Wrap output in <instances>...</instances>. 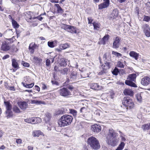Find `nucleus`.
Listing matches in <instances>:
<instances>
[{
  "instance_id": "13d9d810",
  "label": "nucleus",
  "mask_w": 150,
  "mask_h": 150,
  "mask_svg": "<svg viewBox=\"0 0 150 150\" xmlns=\"http://www.w3.org/2000/svg\"><path fill=\"white\" fill-rule=\"evenodd\" d=\"M88 24H91L92 23L93 21V19H92L91 17H89L88 18Z\"/></svg>"
},
{
  "instance_id": "864d4df0",
  "label": "nucleus",
  "mask_w": 150,
  "mask_h": 150,
  "mask_svg": "<svg viewBox=\"0 0 150 150\" xmlns=\"http://www.w3.org/2000/svg\"><path fill=\"white\" fill-rule=\"evenodd\" d=\"M67 88L71 91L74 89V87L72 85L68 86Z\"/></svg>"
},
{
  "instance_id": "69168bd1",
  "label": "nucleus",
  "mask_w": 150,
  "mask_h": 150,
  "mask_svg": "<svg viewBox=\"0 0 150 150\" xmlns=\"http://www.w3.org/2000/svg\"><path fill=\"white\" fill-rule=\"evenodd\" d=\"M35 89L36 90H37L38 91H40V88L38 86L36 85L35 86Z\"/></svg>"
},
{
  "instance_id": "6e6552de",
  "label": "nucleus",
  "mask_w": 150,
  "mask_h": 150,
  "mask_svg": "<svg viewBox=\"0 0 150 150\" xmlns=\"http://www.w3.org/2000/svg\"><path fill=\"white\" fill-rule=\"evenodd\" d=\"M59 92L60 95L64 97L71 95V92L68 90V89L65 88L60 89L59 91Z\"/></svg>"
},
{
  "instance_id": "473e14b6",
  "label": "nucleus",
  "mask_w": 150,
  "mask_h": 150,
  "mask_svg": "<svg viewBox=\"0 0 150 150\" xmlns=\"http://www.w3.org/2000/svg\"><path fill=\"white\" fill-rule=\"evenodd\" d=\"M22 83L23 84V86L28 88H32L34 85V83H32L30 84H27L24 82H22Z\"/></svg>"
},
{
  "instance_id": "3c124183",
  "label": "nucleus",
  "mask_w": 150,
  "mask_h": 150,
  "mask_svg": "<svg viewBox=\"0 0 150 150\" xmlns=\"http://www.w3.org/2000/svg\"><path fill=\"white\" fill-rule=\"evenodd\" d=\"M144 20L147 22H148L150 21V18L148 16H145L144 18Z\"/></svg>"
},
{
  "instance_id": "72a5a7b5",
  "label": "nucleus",
  "mask_w": 150,
  "mask_h": 150,
  "mask_svg": "<svg viewBox=\"0 0 150 150\" xmlns=\"http://www.w3.org/2000/svg\"><path fill=\"white\" fill-rule=\"evenodd\" d=\"M125 64L122 63L120 61H118L117 63V66L119 67L123 68H124Z\"/></svg>"
},
{
  "instance_id": "dca6fc26",
  "label": "nucleus",
  "mask_w": 150,
  "mask_h": 150,
  "mask_svg": "<svg viewBox=\"0 0 150 150\" xmlns=\"http://www.w3.org/2000/svg\"><path fill=\"white\" fill-rule=\"evenodd\" d=\"M10 48L9 45L6 42L3 43L1 46V50L3 51H7Z\"/></svg>"
},
{
  "instance_id": "338daca9",
  "label": "nucleus",
  "mask_w": 150,
  "mask_h": 150,
  "mask_svg": "<svg viewBox=\"0 0 150 150\" xmlns=\"http://www.w3.org/2000/svg\"><path fill=\"white\" fill-rule=\"evenodd\" d=\"M25 121L28 123H30V122L29 119H25Z\"/></svg>"
},
{
  "instance_id": "5fc2aeb1",
  "label": "nucleus",
  "mask_w": 150,
  "mask_h": 150,
  "mask_svg": "<svg viewBox=\"0 0 150 150\" xmlns=\"http://www.w3.org/2000/svg\"><path fill=\"white\" fill-rule=\"evenodd\" d=\"M50 64V60L49 59H47L46 60V65L48 66Z\"/></svg>"
},
{
  "instance_id": "603ef678",
  "label": "nucleus",
  "mask_w": 150,
  "mask_h": 150,
  "mask_svg": "<svg viewBox=\"0 0 150 150\" xmlns=\"http://www.w3.org/2000/svg\"><path fill=\"white\" fill-rule=\"evenodd\" d=\"M119 132L120 134V137L121 138L122 140L123 141H125L126 140V139L122 136V135H123L122 133L120 131Z\"/></svg>"
},
{
  "instance_id": "b1692460",
  "label": "nucleus",
  "mask_w": 150,
  "mask_h": 150,
  "mask_svg": "<svg viewBox=\"0 0 150 150\" xmlns=\"http://www.w3.org/2000/svg\"><path fill=\"white\" fill-rule=\"evenodd\" d=\"M124 94L125 95H128L132 96L133 95V92L131 90L126 89H125L123 91Z\"/></svg>"
},
{
  "instance_id": "a19ab883",
  "label": "nucleus",
  "mask_w": 150,
  "mask_h": 150,
  "mask_svg": "<svg viewBox=\"0 0 150 150\" xmlns=\"http://www.w3.org/2000/svg\"><path fill=\"white\" fill-rule=\"evenodd\" d=\"M31 103H32L36 104H38L44 103V102L43 101H38L36 100H32Z\"/></svg>"
},
{
  "instance_id": "de8ad7c7",
  "label": "nucleus",
  "mask_w": 150,
  "mask_h": 150,
  "mask_svg": "<svg viewBox=\"0 0 150 150\" xmlns=\"http://www.w3.org/2000/svg\"><path fill=\"white\" fill-rule=\"evenodd\" d=\"M21 64L23 66L26 67H28L30 65V64L28 63L25 62L23 61L22 62Z\"/></svg>"
},
{
  "instance_id": "a18cd8bd",
  "label": "nucleus",
  "mask_w": 150,
  "mask_h": 150,
  "mask_svg": "<svg viewBox=\"0 0 150 150\" xmlns=\"http://www.w3.org/2000/svg\"><path fill=\"white\" fill-rule=\"evenodd\" d=\"M33 59L35 61H37V62L38 63H40L42 61L41 59L35 56L34 57Z\"/></svg>"
},
{
  "instance_id": "ddd939ff",
  "label": "nucleus",
  "mask_w": 150,
  "mask_h": 150,
  "mask_svg": "<svg viewBox=\"0 0 150 150\" xmlns=\"http://www.w3.org/2000/svg\"><path fill=\"white\" fill-rule=\"evenodd\" d=\"M104 2L99 5V8L100 9L107 7L109 5V0H103Z\"/></svg>"
},
{
  "instance_id": "39448f33",
  "label": "nucleus",
  "mask_w": 150,
  "mask_h": 150,
  "mask_svg": "<svg viewBox=\"0 0 150 150\" xmlns=\"http://www.w3.org/2000/svg\"><path fill=\"white\" fill-rule=\"evenodd\" d=\"M123 105L126 107L127 109H131L134 107V103L132 100L129 97H125L122 100Z\"/></svg>"
},
{
  "instance_id": "680f3d73",
  "label": "nucleus",
  "mask_w": 150,
  "mask_h": 150,
  "mask_svg": "<svg viewBox=\"0 0 150 150\" xmlns=\"http://www.w3.org/2000/svg\"><path fill=\"white\" fill-rule=\"evenodd\" d=\"M110 95V96H111V98H113V96L114 95V93L113 91H112L111 92Z\"/></svg>"
},
{
  "instance_id": "a211bd4d",
  "label": "nucleus",
  "mask_w": 150,
  "mask_h": 150,
  "mask_svg": "<svg viewBox=\"0 0 150 150\" xmlns=\"http://www.w3.org/2000/svg\"><path fill=\"white\" fill-rule=\"evenodd\" d=\"M129 55L130 57L134 58L135 60H137L139 56V54L135 52L134 51H131Z\"/></svg>"
},
{
  "instance_id": "c85d7f7f",
  "label": "nucleus",
  "mask_w": 150,
  "mask_h": 150,
  "mask_svg": "<svg viewBox=\"0 0 150 150\" xmlns=\"http://www.w3.org/2000/svg\"><path fill=\"white\" fill-rule=\"evenodd\" d=\"M69 45L67 43L61 44L59 46V48L61 50H64L69 47Z\"/></svg>"
},
{
  "instance_id": "7c9ffc66",
  "label": "nucleus",
  "mask_w": 150,
  "mask_h": 150,
  "mask_svg": "<svg viewBox=\"0 0 150 150\" xmlns=\"http://www.w3.org/2000/svg\"><path fill=\"white\" fill-rule=\"evenodd\" d=\"M54 6L57 7V12L58 13H63L64 12V10L59 6V4H55Z\"/></svg>"
},
{
  "instance_id": "4be33fe9",
  "label": "nucleus",
  "mask_w": 150,
  "mask_h": 150,
  "mask_svg": "<svg viewBox=\"0 0 150 150\" xmlns=\"http://www.w3.org/2000/svg\"><path fill=\"white\" fill-rule=\"evenodd\" d=\"M12 66L15 68L18 69L19 68V66L17 61L15 59H12Z\"/></svg>"
},
{
  "instance_id": "bb28decb",
  "label": "nucleus",
  "mask_w": 150,
  "mask_h": 150,
  "mask_svg": "<svg viewBox=\"0 0 150 150\" xmlns=\"http://www.w3.org/2000/svg\"><path fill=\"white\" fill-rule=\"evenodd\" d=\"M67 60L64 59H60L59 64L61 66L65 67L67 65Z\"/></svg>"
},
{
  "instance_id": "6e6d98bb",
  "label": "nucleus",
  "mask_w": 150,
  "mask_h": 150,
  "mask_svg": "<svg viewBox=\"0 0 150 150\" xmlns=\"http://www.w3.org/2000/svg\"><path fill=\"white\" fill-rule=\"evenodd\" d=\"M16 142L18 144H21L22 142V140L21 139H16Z\"/></svg>"
},
{
  "instance_id": "f03ea898",
  "label": "nucleus",
  "mask_w": 150,
  "mask_h": 150,
  "mask_svg": "<svg viewBox=\"0 0 150 150\" xmlns=\"http://www.w3.org/2000/svg\"><path fill=\"white\" fill-rule=\"evenodd\" d=\"M107 142L111 146L117 145L119 141V138L118 137L117 134L112 129H110L107 136Z\"/></svg>"
},
{
  "instance_id": "f8f14e48",
  "label": "nucleus",
  "mask_w": 150,
  "mask_h": 150,
  "mask_svg": "<svg viewBox=\"0 0 150 150\" xmlns=\"http://www.w3.org/2000/svg\"><path fill=\"white\" fill-rule=\"evenodd\" d=\"M141 83L144 86L148 85L150 83V78L147 76L144 77L142 79Z\"/></svg>"
},
{
  "instance_id": "f704fd0d",
  "label": "nucleus",
  "mask_w": 150,
  "mask_h": 150,
  "mask_svg": "<svg viewBox=\"0 0 150 150\" xmlns=\"http://www.w3.org/2000/svg\"><path fill=\"white\" fill-rule=\"evenodd\" d=\"M64 112V109L63 108H62L58 110L56 112L55 114L56 115H58L61 114H62Z\"/></svg>"
},
{
  "instance_id": "c03bdc74",
  "label": "nucleus",
  "mask_w": 150,
  "mask_h": 150,
  "mask_svg": "<svg viewBox=\"0 0 150 150\" xmlns=\"http://www.w3.org/2000/svg\"><path fill=\"white\" fill-rule=\"evenodd\" d=\"M137 98L138 101L139 102H141L142 100V97L141 96V94H138L137 95Z\"/></svg>"
},
{
  "instance_id": "79ce46f5",
  "label": "nucleus",
  "mask_w": 150,
  "mask_h": 150,
  "mask_svg": "<svg viewBox=\"0 0 150 150\" xmlns=\"http://www.w3.org/2000/svg\"><path fill=\"white\" fill-rule=\"evenodd\" d=\"M70 112L74 116H75L77 115V111L76 110L73 109H69Z\"/></svg>"
},
{
  "instance_id": "49530a36",
  "label": "nucleus",
  "mask_w": 150,
  "mask_h": 150,
  "mask_svg": "<svg viewBox=\"0 0 150 150\" xmlns=\"http://www.w3.org/2000/svg\"><path fill=\"white\" fill-rule=\"evenodd\" d=\"M112 54L114 55L117 57H121L122 56V54H121L114 51H112Z\"/></svg>"
},
{
  "instance_id": "4c0bfd02",
  "label": "nucleus",
  "mask_w": 150,
  "mask_h": 150,
  "mask_svg": "<svg viewBox=\"0 0 150 150\" xmlns=\"http://www.w3.org/2000/svg\"><path fill=\"white\" fill-rule=\"evenodd\" d=\"M125 145V144L123 142H121L120 145H119L118 147H117V148L116 150H121L122 149L124 146Z\"/></svg>"
},
{
  "instance_id": "f257e3e1",
  "label": "nucleus",
  "mask_w": 150,
  "mask_h": 150,
  "mask_svg": "<svg viewBox=\"0 0 150 150\" xmlns=\"http://www.w3.org/2000/svg\"><path fill=\"white\" fill-rule=\"evenodd\" d=\"M103 59L104 63L100 67V71L98 74L101 75L106 73L107 70L110 68V64L111 63V56L109 52L106 53L104 55Z\"/></svg>"
},
{
  "instance_id": "2f4dec72",
  "label": "nucleus",
  "mask_w": 150,
  "mask_h": 150,
  "mask_svg": "<svg viewBox=\"0 0 150 150\" xmlns=\"http://www.w3.org/2000/svg\"><path fill=\"white\" fill-rule=\"evenodd\" d=\"M92 24L94 26V29L96 30H98L100 28V24L96 22H93Z\"/></svg>"
},
{
  "instance_id": "37998d69",
  "label": "nucleus",
  "mask_w": 150,
  "mask_h": 150,
  "mask_svg": "<svg viewBox=\"0 0 150 150\" xmlns=\"http://www.w3.org/2000/svg\"><path fill=\"white\" fill-rule=\"evenodd\" d=\"M47 44L48 46L51 48H53L55 46L54 42L53 41H49L48 42Z\"/></svg>"
},
{
  "instance_id": "0e129e2a",
  "label": "nucleus",
  "mask_w": 150,
  "mask_h": 150,
  "mask_svg": "<svg viewBox=\"0 0 150 150\" xmlns=\"http://www.w3.org/2000/svg\"><path fill=\"white\" fill-rule=\"evenodd\" d=\"M58 67L57 66H55L54 67V70L55 71H59L58 70Z\"/></svg>"
},
{
  "instance_id": "a878e982",
  "label": "nucleus",
  "mask_w": 150,
  "mask_h": 150,
  "mask_svg": "<svg viewBox=\"0 0 150 150\" xmlns=\"http://www.w3.org/2000/svg\"><path fill=\"white\" fill-rule=\"evenodd\" d=\"M136 76L137 75L136 74H129L128 76V78H127V79H129L130 81H134L135 80Z\"/></svg>"
},
{
  "instance_id": "423d86ee",
  "label": "nucleus",
  "mask_w": 150,
  "mask_h": 150,
  "mask_svg": "<svg viewBox=\"0 0 150 150\" xmlns=\"http://www.w3.org/2000/svg\"><path fill=\"white\" fill-rule=\"evenodd\" d=\"M4 103L6 109V115L7 118H8L13 115V112L11 111L12 106L10 103L8 101H4Z\"/></svg>"
},
{
  "instance_id": "9d476101",
  "label": "nucleus",
  "mask_w": 150,
  "mask_h": 150,
  "mask_svg": "<svg viewBox=\"0 0 150 150\" xmlns=\"http://www.w3.org/2000/svg\"><path fill=\"white\" fill-rule=\"evenodd\" d=\"M121 40V38L118 37H117L114 39V41L113 43L112 47L114 48L117 49L120 46V42Z\"/></svg>"
},
{
  "instance_id": "052dcab7",
  "label": "nucleus",
  "mask_w": 150,
  "mask_h": 150,
  "mask_svg": "<svg viewBox=\"0 0 150 150\" xmlns=\"http://www.w3.org/2000/svg\"><path fill=\"white\" fill-rule=\"evenodd\" d=\"M10 56L9 55L6 54L4 56L3 58L2 59L4 60L5 59H6L8 58Z\"/></svg>"
},
{
  "instance_id": "ea45409f",
  "label": "nucleus",
  "mask_w": 150,
  "mask_h": 150,
  "mask_svg": "<svg viewBox=\"0 0 150 150\" xmlns=\"http://www.w3.org/2000/svg\"><path fill=\"white\" fill-rule=\"evenodd\" d=\"M142 128L144 130H148L150 129V126L149 124H146L143 125Z\"/></svg>"
},
{
  "instance_id": "c756f323",
  "label": "nucleus",
  "mask_w": 150,
  "mask_h": 150,
  "mask_svg": "<svg viewBox=\"0 0 150 150\" xmlns=\"http://www.w3.org/2000/svg\"><path fill=\"white\" fill-rule=\"evenodd\" d=\"M43 134L40 130L35 131L33 132V135L34 137H39L40 135Z\"/></svg>"
},
{
  "instance_id": "8fccbe9b",
  "label": "nucleus",
  "mask_w": 150,
  "mask_h": 150,
  "mask_svg": "<svg viewBox=\"0 0 150 150\" xmlns=\"http://www.w3.org/2000/svg\"><path fill=\"white\" fill-rule=\"evenodd\" d=\"M145 35L148 37H150V30L144 32Z\"/></svg>"
},
{
  "instance_id": "9b49d317",
  "label": "nucleus",
  "mask_w": 150,
  "mask_h": 150,
  "mask_svg": "<svg viewBox=\"0 0 150 150\" xmlns=\"http://www.w3.org/2000/svg\"><path fill=\"white\" fill-rule=\"evenodd\" d=\"M38 47L35 42H32L30 44L29 46L28 49L31 54H33L35 51V49Z\"/></svg>"
},
{
  "instance_id": "0eeeda50",
  "label": "nucleus",
  "mask_w": 150,
  "mask_h": 150,
  "mask_svg": "<svg viewBox=\"0 0 150 150\" xmlns=\"http://www.w3.org/2000/svg\"><path fill=\"white\" fill-rule=\"evenodd\" d=\"M61 27L62 28L72 33H76V27L65 24H62Z\"/></svg>"
},
{
  "instance_id": "e2e57ef3",
  "label": "nucleus",
  "mask_w": 150,
  "mask_h": 150,
  "mask_svg": "<svg viewBox=\"0 0 150 150\" xmlns=\"http://www.w3.org/2000/svg\"><path fill=\"white\" fill-rule=\"evenodd\" d=\"M28 150H33V147L32 146H28Z\"/></svg>"
},
{
  "instance_id": "c9c22d12",
  "label": "nucleus",
  "mask_w": 150,
  "mask_h": 150,
  "mask_svg": "<svg viewBox=\"0 0 150 150\" xmlns=\"http://www.w3.org/2000/svg\"><path fill=\"white\" fill-rule=\"evenodd\" d=\"M143 28L144 30V32L150 30L149 25L146 24H144L143 25Z\"/></svg>"
},
{
  "instance_id": "393cba45",
  "label": "nucleus",
  "mask_w": 150,
  "mask_h": 150,
  "mask_svg": "<svg viewBox=\"0 0 150 150\" xmlns=\"http://www.w3.org/2000/svg\"><path fill=\"white\" fill-rule=\"evenodd\" d=\"M32 123L37 124L38 122H40L41 121V119L39 117H32Z\"/></svg>"
},
{
  "instance_id": "2eb2a0df",
  "label": "nucleus",
  "mask_w": 150,
  "mask_h": 150,
  "mask_svg": "<svg viewBox=\"0 0 150 150\" xmlns=\"http://www.w3.org/2000/svg\"><path fill=\"white\" fill-rule=\"evenodd\" d=\"M18 105L20 108L22 110H25L28 107V104L25 102H19L18 103Z\"/></svg>"
},
{
  "instance_id": "412c9836",
  "label": "nucleus",
  "mask_w": 150,
  "mask_h": 150,
  "mask_svg": "<svg viewBox=\"0 0 150 150\" xmlns=\"http://www.w3.org/2000/svg\"><path fill=\"white\" fill-rule=\"evenodd\" d=\"M37 18H38V19L40 21H42V20L43 19V18L42 17H38L37 18L36 17H34L33 18H32L31 16H30V17L28 19H26V20L28 22H33L35 21H34V20L35 19H36Z\"/></svg>"
},
{
  "instance_id": "58836bf2",
  "label": "nucleus",
  "mask_w": 150,
  "mask_h": 150,
  "mask_svg": "<svg viewBox=\"0 0 150 150\" xmlns=\"http://www.w3.org/2000/svg\"><path fill=\"white\" fill-rule=\"evenodd\" d=\"M119 71V69L117 67H115V68L112 71V74L115 75H117Z\"/></svg>"
},
{
  "instance_id": "4468645a",
  "label": "nucleus",
  "mask_w": 150,
  "mask_h": 150,
  "mask_svg": "<svg viewBox=\"0 0 150 150\" xmlns=\"http://www.w3.org/2000/svg\"><path fill=\"white\" fill-rule=\"evenodd\" d=\"M91 129L94 132H98L101 131V127L99 125L94 124L92 126Z\"/></svg>"
},
{
  "instance_id": "7ed1b4c3",
  "label": "nucleus",
  "mask_w": 150,
  "mask_h": 150,
  "mask_svg": "<svg viewBox=\"0 0 150 150\" xmlns=\"http://www.w3.org/2000/svg\"><path fill=\"white\" fill-rule=\"evenodd\" d=\"M73 119V117L69 115H65L62 116L58 122L59 126L62 127L70 125Z\"/></svg>"
},
{
  "instance_id": "f3484780",
  "label": "nucleus",
  "mask_w": 150,
  "mask_h": 150,
  "mask_svg": "<svg viewBox=\"0 0 150 150\" xmlns=\"http://www.w3.org/2000/svg\"><path fill=\"white\" fill-rule=\"evenodd\" d=\"M90 87L92 89L96 90H99L101 89V86L96 83H92L90 86Z\"/></svg>"
},
{
  "instance_id": "20e7f679",
  "label": "nucleus",
  "mask_w": 150,
  "mask_h": 150,
  "mask_svg": "<svg viewBox=\"0 0 150 150\" xmlns=\"http://www.w3.org/2000/svg\"><path fill=\"white\" fill-rule=\"evenodd\" d=\"M87 143L91 147L95 150L100 148V145L98 140L95 137H91L88 139Z\"/></svg>"
},
{
  "instance_id": "cd10ccee",
  "label": "nucleus",
  "mask_w": 150,
  "mask_h": 150,
  "mask_svg": "<svg viewBox=\"0 0 150 150\" xmlns=\"http://www.w3.org/2000/svg\"><path fill=\"white\" fill-rule=\"evenodd\" d=\"M59 71L63 75H67L69 71V69L67 68H64L62 69Z\"/></svg>"
},
{
  "instance_id": "4d7b16f0",
  "label": "nucleus",
  "mask_w": 150,
  "mask_h": 150,
  "mask_svg": "<svg viewBox=\"0 0 150 150\" xmlns=\"http://www.w3.org/2000/svg\"><path fill=\"white\" fill-rule=\"evenodd\" d=\"M96 117L98 118H99L100 116V113L99 111H97L95 113Z\"/></svg>"
},
{
  "instance_id": "bf43d9fd",
  "label": "nucleus",
  "mask_w": 150,
  "mask_h": 150,
  "mask_svg": "<svg viewBox=\"0 0 150 150\" xmlns=\"http://www.w3.org/2000/svg\"><path fill=\"white\" fill-rule=\"evenodd\" d=\"M149 4H150V2L148 3L147 4L146 7L147 9V11L149 12L150 13V6H147L148 5H149Z\"/></svg>"
},
{
  "instance_id": "774afa93",
  "label": "nucleus",
  "mask_w": 150,
  "mask_h": 150,
  "mask_svg": "<svg viewBox=\"0 0 150 150\" xmlns=\"http://www.w3.org/2000/svg\"><path fill=\"white\" fill-rule=\"evenodd\" d=\"M8 31L11 34H13V31H12V29H9L8 30Z\"/></svg>"
},
{
  "instance_id": "1a4fd4ad",
  "label": "nucleus",
  "mask_w": 150,
  "mask_h": 150,
  "mask_svg": "<svg viewBox=\"0 0 150 150\" xmlns=\"http://www.w3.org/2000/svg\"><path fill=\"white\" fill-rule=\"evenodd\" d=\"M78 79L77 72L76 71H72L69 75V81H73L76 80Z\"/></svg>"
},
{
  "instance_id": "e433bc0d",
  "label": "nucleus",
  "mask_w": 150,
  "mask_h": 150,
  "mask_svg": "<svg viewBox=\"0 0 150 150\" xmlns=\"http://www.w3.org/2000/svg\"><path fill=\"white\" fill-rule=\"evenodd\" d=\"M13 109L14 112L15 113H19L21 112L19 108L16 105L13 106Z\"/></svg>"
},
{
  "instance_id": "aec40b11",
  "label": "nucleus",
  "mask_w": 150,
  "mask_h": 150,
  "mask_svg": "<svg viewBox=\"0 0 150 150\" xmlns=\"http://www.w3.org/2000/svg\"><path fill=\"white\" fill-rule=\"evenodd\" d=\"M109 37V36L107 34L105 35L103 38L102 41L100 42V44L103 45L105 44L106 41L108 40Z\"/></svg>"
},
{
  "instance_id": "09e8293b",
  "label": "nucleus",
  "mask_w": 150,
  "mask_h": 150,
  "mask_svg": "<svg viewBox=\"0 0 150 150\" xmlns=\"http://www.w3.org/2000/svg\"><path fill=\"white\" fill-rule=\"evenodd\" d=\"M86 111V108L85 107H83L81 108L80 110V112L81 113L85 112Z\"/></svg>"
},
{
  "instance_id": "5701e85b",
  "label": "nucleus",
  "mask_w": 150,
  "mask_h": 150,
  "mask_svg": "<svg viewBox=\"0 0 150 150\" xmlns=\"http://www.w3.org/2000/svg\"><path fill=\"white\" fill-rule=\"evenodd\" d=\"M9 18L12 19V24L14 28H18L19 25L17 22L15 20L13 19L11 15H9Z\"/></svg>"
},
{
  "instance_id": "6ab92c4d",
  "label": "nucleus",
  "mask_w": 150,
  "mask_h": 150,
  "mask_svg": "<svg viewBox=\"0 0 150 150\" xmlns=\"http://www.w3.org/2000/svg\"><path fill=\"white\" fill-rule=\"evenodd\" d=\"M133 81H130L128 80H126L125 81V83L127 85L129 86L132 87L136 88L137 86L136 84L133 83Z\"/></svg>"
}]
</instances>
